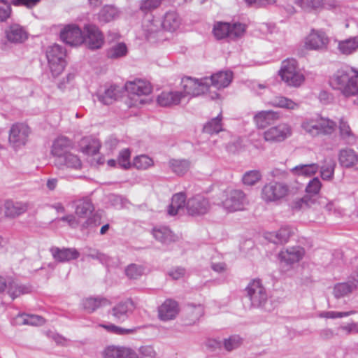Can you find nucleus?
Here are the masks:
<instances>
[{
	"label": "nucleus",
	"mask_w": 358,
	"mask_h": 358,
	"mask_svg": "<svg viewBox=\"0 0 358 358\" xmlns=\"http://www.w3.org/2000/svg\"><path fill=\"white\" fill-rule=\"evenodd\" d=\"M292 135V126L288 122H283L266 129L262 136L265 142L275 144L285 141Z\"/></svg>",
	"instance_id": "9b49d317"
},
{
	"label": "nucleus",
	"mask_w": 358,
	"mask_h": 358,
	"mask_svg": "<svg viewBox=\"0 0 358 358\" xmlns=\"http://www.w3.org/2000/svg\"><path fill=\"white\" fill-rule=\"evenodd\" d=\"M103 355L104 358H142L132 349L124 346H108Z\"/></svg>",
	"instance_id": "b1692460"
},
{
	"label": "nucleus",
	"mask_w": 358,
	"mask_h": 358,
	"mask_svg": "<svg viewBox=\"0 0 358 358\" xmlns=\"http://www.w3.org/2000/svg\"><path fill=\"white\" fill-rule=\"evenodd\" d=\"M301 128L304 134L317 137L331 135L336 131L337 124L329 117L315 115L304 117L301 122Z\"/></svg>",
	"instance_id": "f257e3e1"
},
{
	"label": "nucleus",
	"mask_w": 358,
	"mask_h": 358,
	"mask_svg": "<svg viewBox=\"0 0 358 358\" xmlns=\"http://www.w3.org/2000/svg\"><path fill=\"white\" fill-rule=\"evenodd\" d=\"M335 166L334 162L325 160V164L320 167V175L324 180H330L334 178Z\"/></svg>",
	"instance_id": "13d9d810"
},
{
	"label": "nucleus",
	"mask_w": 358,
	"mask_h": 358,
	"mask_svg": "<svg viewBox=\"0 0 358 358\" xmlns=\"http://www.w3.org/2000/svg\"><path fill=\"white\" fill-rule=\"evenodd\" d=\"M135 309V306L131 300L127 299L117 303L110 310V314L118 322H124Z\"/></svg>",
	"instance_id": "5701e85b"
},
{
	"label": "nucleus",
	"mask_w": 358,
	"mask_h": 358,
	"mask_svg": "<svg viewBox=\"0 0 358 358\" xmlns=\"http://www.w3.org/2000/svg\"><path fill=\"white\" fill-rule=\"evenodd\" d=\"M45 54L52 75L54 77L58 76L63 72L66 66L65 49L59 45L54 44L48 47Z\"/></svg>",
	"instance_id": "39448f33"
},
{
	"label": "nucleus",
	"mask_w": 358,
	"mask_h": 358,
	"mask_svg": "<svg viewBox=\"0 0 358 358\" xmlns=\"http://www.w3.org/2000/svg\"><path fill=\"white\" fill-rule=\"evenodd\" d=\"M60 38L71 46L80 45L84 43V36L80 28L75 24L65 25L60 31Z\"/></svg>",
	"instance_id": "dca6fc26"
},
{
	"label": "nucleus",
	"mask_w": 358,
	"mask_h": 358,
	"mask_svg": "<svg viewBox=\"0 0 358 358\" xmlns=\"http://www.w3.org/2000/svg\"><path fill=\"white\" fill-rule=\"evenodd\" d=\"M241 338L236 335L231 336L224 339V346L227 351H231L237 348L241 344Z\"/></svg>",
	"instance_id": "e2e57ef3"
},
{
	"label": "nucleus",
	"mask_w": 358,
	"mask_h": 358,
	"mask_svg": "<svg viewBox=\"0 0 358 358\" xmlns=\"http://www.w3.org/2000/svg\"><path fill=\"white\" fill-rule=\"evenodd\" d=\"M246 31V25L240 22L230 24L228 22H217L215 23L213 32L217 39L227 38L236 40L242 37Z\"/></svg>",
	"instance_id": "6e6552de"
},
{
	"label": "nucleus",
	"mask_w": 358,
	"mask_h": 358,
	"mask_svg": "<svg viewBox=\"0 0 358 358\" xmlns=\"http://www.w3.org/2000/svg\"><path fill=\"white\" fill-rule=\"evenodd\" d=\"M125 89L129 93L133 102L130 106H137L145 103V100L141 96H147L152 92V87L150 83L141 79H136L133 81L127 82Z\"/></svg>",
	"instance_id": "1a4fd4ad"
},
{
	"label": "nucleus",
	"mask_w": 358,
	"mask_h": 358,
	"mask_svg": "<svg viewBox=\"0 0 358 358\" xmlns=\"http://www.w3.org/2000/svg\"><path fill=\"white\" fill-rule=\"evenodd\" d=\"M53 258L60 262H69L79 257L80 253L75 248H59L57 247L50 249Z\"/></svg>",
	"instance_id": "7c9ffc66"
},
{
	"label": "nucleus",
	"mask_w": 358,
	"mask_h": 358,
	"mask_svg": "<svg viewBox=\"0 0 358 358\" xmlns=\"http://www.w3.org/2000/svg\"><path fill=\"white\" fill-rule=\"evenodd\" d=\"M338 330L341 331L345 336L358 334V322H352L350 323L343 324L338 328Z\"/></svg>",
	"instance_id": "680f3d73"
},
{
	"label": "nucleus",
	"mask_w": 358,
	"mask_h": 358,
	"mask_svg": "<svg viewBox=\"0 0 358 358\" xmlns=\"http://www.w3.org/2000/svg\"><path fill=\"white\" fill-rule=\"evenodd\" d=\"M248 201L243 192L239 189H229L221 198L220 205L228 213L243 210Z\"/></svg>",
	"instance_id": "423d86ee"
},
{
	"label": "nucleus",
	"mask_w": 358,
	"mask_h": 358,
	"mask_svg": "<svg viewBox=\"0 0 358 358\" xmlns=\"http://www.w3.org/2000/svg\"><path fill=\"white\" fill-rule=\"evenodd\" d=\"M71 148V141L66 137L61 136L55 139L51 148V154L55 157V164L64 162L66 155Z\"/></svg>",
	"instance_id": "412c9836"
},
{
	"label": "nucleus",
	"mask_w": 358,
	"mask_h": 358,
	"mask_svg": "<svg viewBox=\"0 0 358 358\" xmlns=\"http://www.w3.org/2000/svg\"><path fill=\"white\" fill-rule=\"evenodd\" d=\"M100 327L106 329L109 333L121 336L136 333L137 330L140 329V327L125 329L113 324H101Z\"/></svg>",
	"instance_id": "603ef678"
},
{
	"label": "nucleus",
	"mask_w": 358,
	"mask_h": 358,
	"mask_svg": "<svg viewBox=\"0 0 358 358\" xmlns=\"http://www.w3.org/2000/svg\"><path fill=\"white\" fill-rule=\"evenodd\" d=\"M222 114L220 113L216 117L211 119L205 124L203 129V131L209 134H213L222 131Z\"/></svg>",
	"instance_id": "3c124183"
},
{
	"label": "nucleus",
	"mask_w": 358,
	"mask_h": 358,
	"mask_svg": "<svg viewBox=\"0 0 358 358\" xmlns=\"http://www.w3.org/2000/svg\"><path fill=\"white\" fill-rule=\"evenodd\" d=\"M245 292L252 306L264 308L268 301V294L260 280H252L245 288Z\"/></svg>",
	"instance_id": "f8f14e48"
},
{
	"label": "nucleus",
	"mask_w": 358,
	"mask_h": 358,
	"mask_svg": "<svg viewBox=\"0 0 358 358\" xmlns=\"http://www.w3.org/2000/svg\"><path fill=\"white\" fill-rule=\"evenodd\" d=\"M27 209V205L22 202H15L8 200L4 203V213L8 217H15L24 213Z\"/></svg>",
	"instance_id": "c9c22d12"
},
{
	"label": "nucleus",
	"mask_w": 358,
	"mask_h": 358,
	"mask_svg": "<svg viewBox=\"0 0 358 358\" xmlns=\"http://www.w3.org/2000/svg\"><path fill=\"white\" fill-rule=\"evenodd\" d=\"M31 134V128L25 123L13 124L9 130L8 143L15 150L24 147L29 141Z\"/></svg>",
	"instance_id": "9d476101"
},
{
	"label": "nucleus",
	"mask_w": 358,
	"mask_h": 358,
	"mask_svg": "<svg viewBox=\"0 0 358 358\" xmlns=\"http://www.w3.org/2000/svg\"><path fill=\"white\" fill-rule=\"evenodd\" d=\"M5 34L7 40L13 43H22L28 38L27 31L18 24H13L8 27Z\"/></svg>",
	"instance_id": "a878e982"
},
{
	"label": "nucleus",
	"mask_w": 358,
	"mask_h": 358,
	"mask_svg": "<svg viewBox=\"0 0 358 358\" xmlns=\"http://www.w3.org/2000/svg\"><path fill=\"white\" fill-rule=\"evenodd\" d=\"M153 236L156 240L164 244H168L176 241V236L166 227L154 228L152 230Z\"/></svg>",
	"instance_id": "58836bf2"
},
{
	"label": "nucleus",
	"mask_w": 358,
	"mask_h": 358,
	"mask_svg": "<svg viewBox=\"0 0 358 358\" xmlns=\"http://www.w3.org/2000/svg\"><path fill=\"white\" fill-rule=\"evenodd\" d=\"M185 194L182 192L174 194L172 197L171 203L168 210L169 214L171 215H175L180 213V210L183 211L187 203V202H185Z\"/></svg>",
	"instance_id": "ea45409f"
},
{
	"label": "nucleus",
	"mask_w": 358,
	"mask_h": 358,
	"mask_svg": "<svg viewBox=\"0 0 358 358\" xmlns=\"http://www.w3.org/2000/svg\"><path fill=\"white\" fill-rule=\"evenodd\" d=\"M133 165L137 169L145 170L154 165L152 158L146 155H141L136 157L133 161Z\"/></svg>",
	"instance_id": "5fc2aeb1"
},
{
	"label": "nucleus",
	"mask_w": 358,
	"mask_h": 358,
	"mask_svg": "<svg viewBox=\"0 0 358 358\" xmlns=\"http://www.w3.org/2000/svg\"><path fill=\"white\" fill-rule=\"evenodd\" d=\"M108 303L107 299L101 296L87 297L81 301L80 306L87 313H92L99 308L106 306Z\"/></svg>",
	"instance_id": "72a5a7b5"
},
{
	"label": "nucleus",
	"mask_w": 358,
	"mask_h": 358,
	"mask_svg": "<svg viewBox=\"0 0 358 358\" xmlns=\"http://www.w3.org/2000/svg\"><path fill=\"white\" fill-rule=\"evenodd\" d=\"M179 312L178 304L176 301L166 300L159 308V317L162 320H173Z\"/></svg>",
	"instance_id": "c756f323"
},
{
	"label": "nucleus",
	"mask_w": 358,
	"mask_h": 358,
	"mask_svg": "<svg viewBox=\"0 0 358 358\" xmlns=\"http://www.w3.org/2000/svg\"><path fill=\"white\" fill-rule=\"evenodd\" d=\"M161 3L162 0H141L140 9L144 13H148L159 7Z\"/></svg>",
	"instance_id": "0e129e2a"
},
{
	"label": "nucleus",
	"mask_w": 358,
	"mask_h": 358,
	"mask_svg": "<svg viewBox=\"0 0 358 358\" xmlns=\"http://www.w3.org/2000/svg\"><path fill=\"white\" fill-rule=\"evenodd\" d=\"M278 75L287 86L300 87L305 81V76L294 59H287L282 62Z\"/></svg>",
	"instance_id": "20e7f679"
},
{
	"label": "nucleus",
	"mask_w": 358,
	"mask_h": 358,
	"mask_svg": "<svg viewBox=\"0 0 358 358\" xmlns=\"http://www.w3.org/2000/svg\"><path fill=\"white\" fill-rule=\"evenodd\" d=\"M84 43L92 50L99 49L104 43V38L99 28L92 24H86L83 27Z\"/></svg>",
	"instance_id": "f3484780"
},
{
	"label": "nucleus",
	"mask_w": 358,
	"mask_h": 358,
	"mask_svg": "<svg viewBox=\"0 0 358 358\" xmlns=\"http://www.w3.org/2000/svg\"><path fill=\"white\" fill-rule=\"evenodd\" d=\"M269 104L275 108L287 110H296L299 108V103L293 100L282 96L274 97L269 101Z\"/></svg>",
	"instance_id": "79ce46f5"
},
{
	"label": "nucleus",
	"mask_w": 358,
	"mask_h": 358,
	"mask_svg": "<svg viewBox=\"0 0 358 358\" xmlns=\"http://www.w3.org/2000/svg\"><path fill=\"white\" fill-rule=\"evenodd\" d=\"M338 159L342 167L352 168L358 163V154L355 150L345 148L339 150Z\"/></svg>",
	"instance_id": "cd10ccee"
},
{
	"label": "nucleus",
	"mask_w": 358,
	"mask_h": 358,
	"mask_svg": "<svg viewBox=\"0 0 358 358\" xmlns=\"http://www.w3.org/2000/svg\"><path fill=\"white\" fill-rule=\"evenodd\" d=\"M30 291L31 287L29 286L20 284L16 281L9 282L7 287V292L13 299L22 294H28Z\"/></svg>",
	"instance_id": "c03bdc74"
},
{
	"label": "nucleus",
	"mask_w": 358,
	"mask_h": 358,
	"mask_svg": "<svg viewBox=\"0 0 358 358\" xmlns=\"http://www.w3.org/2000/svg\"><path fill=\"white\" fill-rule=\"evenodd\" d=\"M64 162L61 164H55V165L58 166L59 169H64V167H66L69 169H80L81 168V161L78 157V156L69 152L66 155L64 156Z\"/></svg>",
	"instance_id": "8fccbe9b"
},
{
	"label": "nucleus",
	"mask_w": 358,
	"mask_h": 358,
	"mask_svg": "<svg viewBox=\"0 0 358 358\" xmlns=\"http://www.w3.org/2000/svg\"><path fill=\"white\" fill-rule=\"evenodd\" d=\"M358 289V273L352 275L346 282L334 286L333 294L336 299L348 296Z\"/></svg>",
	"instance_id": "aec40b11"
},
{
	"label": "nucleus",
	"mask_w": 358,
	"mask_h": 358,
	"mask_svg": "<svg viewBox=\"0 0 358 358\" xmlns=\"http://www.w3.org/2000/svg\"><path fill=\"white\" fill-rule=\"evenodd\" d=\"M322 187V183L317 177L310 180L306 187V192L310 195L317 194Z\"/></svg>",
	"instance_id": "bf43d9fd"
},
{
	"label": "nucleus",
	"mask_w": 358,
	"mask_h": 358,
	"mask_svg": "<svg viewBox=\"0 0 358 358\" xmlns=\"http://www.w3.org/2000/svg\"><path fill=\"white\" fill-rule=\"evenodd\" d=\"M355 311H347V312H338V311H324L320 314V317L323 318H341L345 317H348L351 315L355 314Z\"/></svg>",
	"instance_id": "69168bd1"
},
{
	"label": "nucleus",
	"mask_w": 358,
	"mask_h": 358,
	"mask_svg": "<svg viewBox=\"0 0 358 358\" xmlns=\"http://www.w3.org/2000/svg\"><path fill=\"white\" fill-rule=\"evenodd\" d=\"M279 119L280 113L278 112L268 110L256 112L252 120L257 129H264Z\"/></svg>",
	"instance_id": "4be33fe9"
},
{
	"label": "nucleus",
	"mask_w": 358,
	"mask_h": 358,
	"mask_svg": "<svg viewBox=\"0 0 358 358\" xmlns=\"http://www.w3.org/2000/svg\"><path fill=\"white\" fill-rule=\"evenodd\" d=\"M128 49L125 43H118L113 45L107 52V56L110 59H118L127 55Z\"/></svg>",
	"instance_id": "864d4df0"
},
{
	"label": "nucleus",
	"mask_w": 358,
	"mask_h": 358,
	"mask_svg": "<svg viewBox=\"0 0 358 358\" xmlns=\"http://www.w3.org/2000/svg\"><path fill=\"white\" fill-rule=\"evenodd\" d=\"M119 15L117 9L111 6H104L99 13L98 19L100 22H108L115 19Z\"/></svg>",
	"instance_id": "09e8293b"
},
{
	"label": "nucleus",
	"mask_w": 358,
	"mask_h": 358,
	"mask_svg": "<svg viewBox=\"0 0 358 358\" xmlns=\"http://www.w3.org/2000/svg\"><path fill=\"white\" fill-rule=\"evenodd\" d=\"M329 84L333 89L339 90L345 96L358 94V75H354L351 71L338 70L331 77Z\"/></svg>",
	"instance_id": "f03ea898"
},
{
	"label": "nucleus",
	"mask_w": 358,
	"mask_h": 358,
	"mask_svg": "<svg viewBox=\"0 0 358 358\" xmlns=\"http://www.w3.org/2000/svg\"><path fill=\"white\" fill-rule=\"evenodd\" d=\"M293 234V229L288 226L282 227L276 231L267 233L266 238L275 244H282L288 241Z\"/></svg>",
	"instance_id": "473e14b6"
},
{
	"label": "nucleus",
	"mask_w": 358,
	"mask_h": 358,
	"mask_svg": "<svg viewBox=\"0 0 358 358\" xmlns=\"http://www.w3.org/2000/svg\"><path fill=\"white\" fill-rule=\"evenodd\" d=\"M207 82L208 92L211 87L217 90L227 87L233 79V73L230 71H221L213 74L210 77H205Z\"/></svg>",
	"instance_id": "6ab92c4d"
},
{
	"label": "nucleus",
	"mask_w": 358,
	"mask_h": 358,
	"mask_svg": "<svg viewBox=\"0 0 358 358\" xmlns=\"http://www.w3.org/2000/svg\"><path fill=\"white\" fill-rule=\"evenodd\" d=\"M329 43L330 38L322 29H312L303 39L304 49L309 51H327Z\"/></svg>",
	"instance_id": "0eeeda50"
},
{
	"label": "nucleus",
	"mask_w": 358,
	"mask_h": 358,
	"mask_svg": "<svg viewBox=\"0 0 358 358\" xmlns=\"http://www.w3.org/2000/svg\"><path fill=\"white\" fill-rule=\"evenodd\" d=\"M358 49V36L350 37L338 42V50L341 54L349 55Z\"/></svg>",
	"instance_id": "e433bc0d"
},
{
	"label": "nucleus",
	"mask_w": 358,
	"mask_h": 358,
	"mask_svg": "<svg viewBox=\"0 0 358 358\" xmlns=\"http://www.w3.org/2000/svg\"><path fill=\"white\" fill-rule=\"evenodd\" d=\"M289 192L288 186L280 182L271 181L266 184L262 189V199L268 202L280 201L285 197Z\"/></svg>",
	"instance_id": "4468645a"
},
{
	"label": "nucleus",
	"mask_w": 358,
	"mask_h": 358,
	"mask_svg": "<svg viewBox=\"0 0 358 358\" xmlns=\"http://www.w3.org/2000/svg\"><path fill=\"white\" fill-rule=\"evenodd\" d=\"M185 311L189 320V324L195 323L204 314V308L201 304H189L187 306Z\"/></svg>",
	"instance_id": "a18cd8bd"
},
{
	"label": "nucleus",
	"mask_w": 358,
	"mask_h": 358,
	"mask_svg": "<svg viewBox=\"0 0 358 358\" xmlns=\"http://www.w3.org/2000/svg\"><path fill=\"white\" fill-rule=\"evenodd\" d=\"M183 100V94L177 90L163 91L157 99V103L163 107L178 105Z\"/></svg>",
	"instance_id": "393cba45"
},
{
	"label": "nucleus",
	"mask_w": 358,
	"mask_h": 358,
	"mask_svg": "<svg viewBox=\"0 0 358 358\" xmlns=\"http://www.w3.org/2000/svg\"><path fill=\"white\" fill-rule=\"evenodd\" d=\"M192 163L189 160L185 159H171L168 162L169 168L171 171L178 176L186 174L190 167Z\"/></svg>",
	"instance_id": "f704fd0d"
},
{
	"label": "nucleus",
	"mask_w": 358,
	"mask_h": 358,
	"mask_svg": "<svg viewBox=\"0 0 358 358\" xmlns=\"http://www.w3.org/2000/svg\"><path fill=\"white\" fill-rule=\"evenodd\" d=\"M80 147L83 153L94 155L99 152L100 144L96 139L91 137H85L81 140Z\"/></svg>",
	"instance_id": "37998d69"
},
{
	"label": "nucleus",
	"mask_w": 358,
	"mask_h": 358,
	"mask_svg": "<svg viewBox=\"0 0 358 358\" xmlns=\"http://www.w3.org/2000/svg\"><path fill=\"white\" fill-rule=\"evenodd\" d=\"M16 322L19 324L38 326L44 324L45 319L37 315L20 314L17 317Z\"/></svg>",
	"instance_id": "de8ad7c7"
},
{
	"label": "nucleus",
	"mask_w": 358,
	"mask_h": 358,
	"mask_svg": "<svg viewBox=\"0 0 358 358\" xmlns=\"http://www.w3.org/2000/svg\"><path fill=\"white\" fill-rule=\"evenodd\" d=\"M186 209L189 215H201L208 212L210 209V203L208 200L204 196L197 194L187 200Z\"/></svg>",
	"instance_id": "a211bd4d"
},
{
	"label": "nucleus",
	"mask_w": 358,
	"mask_h": 358,
	"mask_svg": "<svg viewBox=\"0 0 358 358\" xmlns=\"http://www.w3.org/2000/svg\"><path fill=\"white\" fill-rule=\"evenodd\" d=\"M262 179V174L257 170H252L245 172L243 177L242 181L245 185L253 186Z\"/></svg>",
	"instance_id": "6e6d98bb"
},
{
	"label": "nucleus",
	"mask_w": 358,
	"mask_h": 358,
	"mask_svg": "<svg viewBox=\"0 0 358 358\" xmlns=\"http://www.w3.org/2000/svg\"><path fill=\"white\" fill-rule=\"evenodd\" d=\"M120 96V90L118 87L111 85L106 88L103 93L98 94V99L103 104L113 103Z\"/></svg>",
	"instance_id": "4c0bfd02"
},
{
	"label": "nucleus",
	"mask_w": 358,
	"mask_h": 358,
	"mask_svg": "<svg viewBox=\"0 0 358 358\" xmlns=\"http://www.w3.org/2000/svg\"><path fill=\"white\" fill-rule=\"evenodd\" d=\"M181 24V18L175 11L166 13L160 25L169 33H173L177 31Z\"/></svg>",
	"instance_id": "2f4dec72"
},
{
	"label": "nucleus",
	"mask_w": 358,
	"mask_h": 358,
	"mask_svg": "<svg viewBox=\"0 0 358 358\" xmlns=\"http://www.w3.org/2000/svg\"><path fill=\"white\" fill-rule=\"evenodd\" d=\"M10 4L5 0H0V21L7 20L11 15Z\"/></svg>",
	"instance_id": "774afa93"
},
{
	"label": "nucleus",
	"mask_w": 358,
	"mask_h": 358,
	"mask_svg": "<svg viewBox=\"0 0 358 358\" xmlns=\"http://www.w3.org/2000/svg\"><path fill=\"white\" fill-rule=\"evenodd\" d=\"M145 273V268L142 265L131 264L125 269L127 276L131 279H137Z\"/></svg>",
	"instance_id": "4d7b16f0"
},
{
	"label": "nucleus",
	"mask_w": 358,
	"mask_h": 358,
	"mask_svg": "<svg viewBox=\"0 0 358 358\" xmlns=\"http://www.w3.org/2000/svg\"><path fill=\"white\" fill-rule=\"evenodd\" d=\"M145 37L151 43H161L168 41L172 36V33H169L162 26L159 27V22L156 20L149 21L144 25Z\"/></svg>",
	"instance_id": "2eb2a0df"
},
{
	"label": "nucleus",
	"mask_w": 358,
	"mask_h": 358,
	"mask_svg": "<svg viewBox=\"0 0 358 358\" xmlns=\"http://www.w3.org/2000/svg\"><path fill=\"white\" fill-rule=\"evenodd\" d=\"M207 82L205 78L196 79L192 77H184L182 78L180 85L183 94V99L187 97L199 96L208 92Z\"/></svg>",
	"instance_id": "ddd939ff"
},
{
	"label": "nucleus",
	"mask_w": 358,
	"mask_h": 358,
	"mask_svg": "<svg viewBox=\"0 0 358 358\" xmlns=\"http://www.w3.org/2000/svg\"><path fill=\"white\" fill-rule=\"evenodd\" d=\"M130 151L128 149H124L120 152L117 164L123 169H128L131 166L130 163Z\"/></svg>",
	"instance_id": "338daca9"
},
{
	"label": "nucleus",
	"mask_w": 358,
	"mask_h": 358,
	"mask_svg": "<svg viewBox=\"0 0 358 358\" xmlns=\"http://www.w3.org/2000/svg\"><path fill=\"white\" fill-rule=\"evenodd\" d=\"M312 199L306 195L302 198L296 199L292 202L291 207L293 210H300L309 207Z\"/></svg>",
	"instance_id": "052dcab7"
},
{
	"label": "nucleus",
	"mask_w": 358,
	"mask_h": 358,
	"mask_svg": "<svg viewBox=\"0 0 358 358\" xmlns=\"http://www.w3.org/2000/svg\"><path fill=\"white\" fill-rule=\"evenodd\" d=\"M319 168V165L315 163L300 164L292 168L290 171L294 176L310 177L318 171Z\"/></svg>",
	"instance_id": "a19ab883"
},
{
	"label": "nucleus",
	"mask_w": 358,
	"mask_h": 358,
	"mask_svg": "<svg viewBox=\"0 0 358 358\" xmlns=\"http://www.w3.org/2000/svg\"><path fill=\"white\" fill-rule=\"evenodd\" d=\"M305 254L303 248L296 246L282 250L279 253V259L282 262L292 264L300 261Z\"/></svg>",
	"instance_id": "bb28decb"
},
{
	"label": "nucleus",
	"mask_w": 358,
	"mask_h": 358,
	"mask_svg": "<svg viewBox=\"0 0 358 358\" xmlns=\"http://www.w3.org/2000/svg\"><path fill=\"white\" fill-rule=\"evenodd\" d=\"M294 3L307 12L318 10L324 4V0H295Z\"/></svg>",
	"instance_id": "49530a36"
},
{
	"label": "nucleus",
	"mask_w": 358,
	"mask_h": 358,
	"mask_svg": "<svg viewBox=\"0 0 358 358\" xmlns=\"http://www.w3.org/2000/svg\"><path fill=\"white\" fill-rule=\"evenodd\" d=\"M339 136L345 143L354 145L357 141V136L352 130L348 122L343 117L341 118L338 122Z\"/></svg>",
	"instance_id": "c85d7f7f"
},
{
	"label": "nucleus",
	"mask_w": 358,
	"mask_h": 358,
	"mask_svg": "<svg viewBox=\"0 0 358 358\" xmlns=\"http://www.w3.org/2000/svg\"><path fill=\"white\" fill-rule=\"evenodd\" d=\"M75 214L78 218L86 219L80 225L84 230L96 227L101 223V216L94 212V206L89 197H83L74 201Z\"/></svg>",
	"instance_id": "7ed1b4c3"
}]
</instances>
